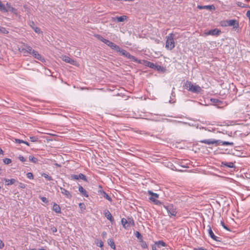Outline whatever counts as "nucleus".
<instances>
[{"instance_id": "nucleus-34", "label": "nucleus", "mask_w": 250, "mask_h": 250, "mask_svg": "<svg viewBox=\"0 0 250 250\" xmlns=\"http://www.w3.org/2000/svg\"><path fill=\"white\" fill-rule=\"evenodd\" d=\"M141 242V247L143 249H146L147 248V245L146 242L144 241L143 240L140 241Z\"/></svg>"}, {"instance_id": "nucleus-40", "label": "nucleus", "mask_w": 250, "mask_h": 250, "mask_svg": "<svg viewBox=\"0 0 250 250\" xmlns=\"http://www.w3.org/2000/svg\"><path fill=\"white\" fill-rule=\"evenodd\" d=\"M17 183L18 184V187L19 188H25L26 186L24 184L21 183H19V182Z\"/></svg>"}, {"instance_id": "nucleus-36", "label": "nucleus", "mask_w": 250, "mask_h": 250, "mask_svg": "<svg viewBox=\"0 0 250 250\" xmlns=\"http://www.w3.org/2000/svg\"><path fill=\"white\" fill-rule=\"evenodd\" d=\"M32 50H33V49L31 46H26L25 50L27 53L30 54V53L32 52Z\"/></svg>"}, {"instance_id": "nucleus-14", "label": "nucleus", "mask_w": 250, "mask_h": 250, "mask_svg": "<svg viewBox=\"0 0 250 250\" xmlns=\"http://www.w3.org/2000/svg\"><path fill=\"white\" fill-rule=\"evenodd\" d=\"M221 166L224 167L232 168L234 167V164L232 162L227 163L226 162H222Z\"/></svg>"}, {"instance_id": "nucleus-7", "label": "nucleus", "mask_w": 250, "mask_h": 250, "mask_svg": "<svg viewBox=\"0 0 250 250\" xmlns=\"http://www.w3.org/2000/svg\"><path fill=\"white\" fill-rule=\"evenodd\" d=\"M225 22V26H233L234 28H237L239 26L238 22L236 20H227Z\"/></svg>"}, {"instance_id": "nucleus-32", "label": "nucleus", "mask_w": 250, "mask_h": 250, "mask_svg": "<svg viewBox=\"0 0 250 250\" xmlns=\"http://www.w3.org/2000/svg\"><path fill=\"white\" fill-rule=\"evenodd\" d=\"M0 10L4 12H7L6 8L4 4L2 3L1 1L0 0Z\"/></svg>"}, {"instance_id": "nucleus-9", "label": "nucleus", "mask_w": 250, "mask_h": 250, "mask_svg": "<svg viewBox=\"0 0 250 250\" xmlns=\"http://www.w3.org/2000/svg\"><path fill=\"white\" fill-rule=\"evenodd\" d=\"M62 60L67 62V63H69L71 64H73V65H76V63H77V62L73 60V59H72L71 58H69V57L68 56H62Z\"/></svg>"}, {"instance_id": "nucleus-4", "label": "nucleus", "mask_w": 250, "mask_h": 250, "mask_svg": "<svg viewBox=\"0 0 250 250\" xmlns=\"http://www.w3.org/2000/svg\"><path fill=\"white\" fill-rule=\"evenodd\" d=\"M185 87L188 91L193 93H200L202 89L199 85H194L190 82L187 81L185 84Z\"/></svg>"}, {"instance_id": "nucleus-50", "label": "nucleus", "mask_w": 250, "mask_h": 250, "mask_svg": "<svg viewBox=\"0 0 250 250\" xmlns=\"http://www.w3.org/2000/svg\"><path fill=\"white\" fill-rule=\"evenodd\" d=\"M156 66H158V67H155V68L157 69V70H163V69H164V68L163 67H162L160 65H156Z\"/></svg>"}, {"instance_id": "nucleus-24", "label": "nucleus", "mask_w": 250, "mask_h": 250, "mask_svg": "<svg viewBox=\"0 0 250 250\" xmlns=\"http://www.w3.org/2000/svg\"><path fill=\"white\" fill-rule=\"evenodd\" d=\"M101 195L105 198L106 199H107L108 201L111 202L112 199L104 191L102 190L100 191Z\"/></svg>"}, {"instance_id": "nucleus-21", "label": "nucleus", "mask_w": 250, "mask_h": 250, "mask_svg": "<svg viewBox=\"0 0 250 250\" xmlns=\"http://www.w3.org/2000/svg\"><path fill=\"white\" fill-rule=\"evenodd\" d=\"M121 223H122V224L123 227L125 229H126V228L130 227V225H128V220H127L125 218L122 219Z\"/></svg>"}, {"instance_id": "nucleus-51", "label": "nucleus", "mask_w": 250, "mask_h": 250, "mask_svg": "<svg viewBox=\"0 0 250 250\" xmlns=\"http://www.w3.org/2000/svg\"><path fill=\"white\" fill-rule=\"evenodd\" d=\"M51 230H52V231L54 233V232H56L57 231V229L56 227H53L52 228H51Z\"/></svg>"}, {"instance_id": "nucleus-63", "label": "nucleus", "mask_w": 250, "mask_h": 250, "mask_svg": "<svg viewBox=\"0 0 250 250\" xmlns=\"http://www.w3.org/2000/svg\"><path fill=\"white\" fill-rule=\"evenodd\" d=\"M39 250H45L43 248H40V249H39Z\"/></svg>"}, {"instance_id": "nucleus-33", "label": "nucleus", "mask_w": 250, "mask_h": 250, "mask_svg": "<svg viewBox=\"0 0 250 250\" xmlns=\"http://www.w3.org/2000/svg\"><path fill=\"white\" fill-rule=\"evenodd\" d=\"M3 162L5 164L8 165L12 162V161L9 158H4L3 159Z\"/></svg>"}, {"instance_id": "nucleus-35", "label": "nucleus", "mask_w": 250, "mask_h": 250, "mask_svg": "<svg viewBox=\"0 0 250 250\" xmlns=\"http://www.w3.org/2000/svg\"><path fill=\"white\" fill-rule=\"evenodd\" d=\"M26 176L29 179H33V178H34L33 174L31 172H28L26 174Z\"/></svg>"}, {"instance_id": "nucleus-17", "label": "nucleus", "mask_w": 250, "mask_h": 250, "mask_svg": "<svg viewBox=\"0 0 250 250\" xmlns=\"http://www.w3.org/2000/svg\"><path fill=\"white\" fill-rule=\"evenodd\" d=\"M6 5L7 7H6V10H7V12L10 11L13 13H16L17 10L12 6H11L10 3L7 2Z\"/></svg>"}, {"instance_id": "nucleus-22", "label": "nucleus", "mask_w": 250, "mask_h": 250, "mask_svg": "<svg viewBox=\"0 0 250 250\" xmlns=\"http://www.w3.org/2000/svg\"><path fill=\"white\" fill-rule=\"evenodd\" d=\"M53 210L56 213H59L61 212V208L59 205L54 203L53 207Z\"/></svg>"}, {"instance_id": "nucleus-27", "label": "nucleus", "mask_w": 250, "mask_h": 250, "mask_svg": "<svg viewBox=\"0 0 250 250\" xmlns=\"http://www.w3.org/2000/svg\"><path fill=\"white\" fill-rule=\"evenodd\" d=\"M29 160L30 161H31V162H32L34 164H36L38 162V159L32 155H30L29 156Z\"/></svg>"}, {"instance_id": "nucleus-42", "label": "nucleus", "mask_w": 250, "mask_h": 250, "mask_svg": "<svg viewBox=\"0 0 250 250\" xmlns=\"http://www.w3.org/2000/svg\"><path fill=\"white\" fill-rule=\"evenodd\" d=\"M15 142L16 143L21 144L24 143V141L19 139H15Z\"/></svg>"}, {"instance_id": "nucleus-37", "label": "nucleus", "mask_w": 250, "mask_h": 250, "mask_svg": "<svg viewBox=\"0 0 250 250\" xmlns=\"http://www.w3.org/2000/svg\"><path fill=\"white\" fill-rule=\"evenodd\" d=\"M238 5L240 7H241L242 8H244V7H248V8H250V6L248 5H246L245 4H243L241 2H239L238 4Z\"/></svg>"}, {"instance_id": "nucleus-19", "label": "nucleus", "mask_w": 250, "mask_h": 250, "mask_svg": "<svg viewBox=\"0 0 250 250\" xmlns=\"http://www.w3.org/2000/svg\"><path fill=\"white\" fill-rule=\"evenodd\" d=\"M79 191L81 193V194L82 195H83V196H85L86 197H87L88 196V195L86 191L81 185H79Z\"/></svg>"}, {"instance_id": "nucleus-13", "label": "nucleus", "mask_w": 250, "mask_h": 250, "mask_svg": "<svg viewBox=\"0 0 250 250\" xmlns=\"http://www.w3.org/2000/svg\"><path fill=\"white\" fill-rule=\"evenodd\" d=\"M60 189H61V193L62 194H64L68 198H71L72 195L69 191H68L67 190H66L65 188H60Z\"/></svg>"}, {"instance_id": "nucleus-52", "label": "nucleus", "mask_w": 250, "mask_h": 250, "mask_svg": "<svg viewBox=\"0 0 250 250\" xmlns=\"http://www.w3.org/2000/svg\"><path fill=\"white\" fill-rule=\"evenodd\" d=\"M157 246L155 244L152 245V250H157Z\"/></svg>"}, {"instance_id": "nucleus-39", "label": "nucleus", "mask_w": 250, "mask_h": 250, "mask_svg": "<svg viewBox=\"0 0 250 250\" xmlns=\"http://www.w3.org/2000/svg\"><path fill=\"white\" fill-rule=\"evenodd\" d=\"M221 224L225 229H226L227 230L230 231V229L228 228V227L227 226L225 225L223 221H221Z\"/></svg>"}, {"instance_id": "nucleus-45", "label": "nucleus", "mask_w": 250, "mask_h": 250, "mask_svg": "<svg viewBox=\"0 0 250 250\" xmlns=\"http://www.w3.org/2000/svg\"><path fill=\"white\" fill-rule=\"evenodd\" d=\"M19 159L22 162H24L26 161L25 159L24 158L23 156L20 155L19 157Z\"/></svg>"}, {"instance_id": "nucleus-15", "label": "nucleus", "mask_w": 250, "mask_h": 250, "mask_svg": "<svg viewBox=\"0 0 250 250\" xmlns=\"http://www.w3.org/2000/svg\"><path fill=\"white\" fill-rule=\"evenodd\" d=\"M96 37H97V38L98 40H99L100 41H101V42H104V43L106 44L107 46H108V44L110 42V41L104 38L102 36L99 35H96Z\"/></svg>"}, {"instance_id": "nucleus-53", "label": "nucleus", "mask_w": 250, "mask_h": 250, "mask_svg": "<svg viewBox=\"0 0 250 250\" xmlns=\"http://www.w3.org/2000/svg\"><path fill=\"white\" fill-rule=\"evenodd\" d=\"M193 250H207L205 249H204L203 247L199 248H194Z\"/></svg>"}, {"instance_id": "nucleus-29", "label": "nucleus", "mask_w": 250, "mask_h": 250, "mask_svg": "<svg viewBox=\"0 0 250 250\" xmlns=\"http://www.w3.org/2000/svg\"><path fill=\"white\" fill-rule=\"evenodd\" d=\"M78 177H79V179H82L83 180L85 181V182H87V180L86 178V176L83 174V173H80L79 175H78Z\"/></svg>"}, {"instance_id": "nucleus-58", "label": "nucleus", "mask_w": 250, "mask_h": 250, "mask_svg": "<svg viewBox=\"0 0 250 250\" xmlns=\"http://www.w3.org/2000/svg\"><path fill=\"white\" fill-rule=\"evenodd\" d=\"M36 52H37V51H35V50H34V49H33V50H32V52L30 53V54H32V55L33 56V55H34V54L35 53H36Z\"/></svg>"}, {"instance_id": "nucleus-48", "label": "nucleus", "mask_w": 250, "mask_h": 250, "mask_svg": "<svg viewBox=\"0 0 250 250\" xmlns=\"http://www.w3.org/2000/svg\"><path fill=\"white\" fill-rule=\"evenodd\" d=\"M79 207L81 208L82 210L85 209V206L84 204L83 203H80L79 204Z\"/></svg>"}, {"instance_id": "nucleus-41", "label": "nucleus", "mask_w": 250, "mask_h": 250, "mask_svg": "<svg viewBox=\"0 0 250 250\" xmlns=\"http://www.w3.org/2000/svg\"><path fill=\"white\" fill-rule=\"evenodd\" d=\"M33 29H34V31L37 33H40L41 32L40 28L38 27H33Z\"/></svg>"}, {"instance_id": "nucleus-44", "label": "nucleus", "mask_w": 250, "mask_h": 250, "mask_svg": "<svg viewBox=\"0 0 250 250\" xmlns=\"http://www.w3.org/2000/svg\"><path fill=\"white\" fill-rule=\"evenodd\" d=\"M97 245L98 246H99L101 248L103 247L104 246L103 242L101 240L99 241V242L97 243Z\"/></svg>"}, {"instance_id": "nucleus-10", "label": "nucleus", "mask_w": 250, "mask_h": 250, "mask_svg": "<svg viewBox=\"0 0 250 250\" xmlns=\"http://www.w3.org/2000/svg\"><path fill=\"white\" fill-rule=\"evenodd\" d=\"M209 227V229H208V234H209V236L214 240L216 241H220V240H219V238L216 236L214 233L213 232L212 229H211V228L210 227V226H208Z\"/></svg>"}, {"instance_id": "nucleus-43", "label": "nucleus", "mask_w": 250, "mask_h": 250, "mask_svg": "<svg viewBox=\"0 0 250 250\" xmlns=\"http://www.w3.org/2000/svg\"><path fill=\"white\" fill-rule=\"evenodd\" d=\"M71 177L72 179H75V180L79 179L78 175H77L72 174L71 175Z\"/></svg>"}, {"instance_id": "nucleus-62", "label": "nucleus", "mask_w": 250, "mask_h": 250, "mask_svg": "<svg viewBox=\"0 0 250 250\" xmlns=\"http://www.w3.org/2000/svg\"><path fill=\"white\" fill-rule=\"evenodd\" d=\"M55 165H56V166H57V167H61V165H59V164H57V163L55 164Z\"/></svg>"}, {"instance_id": "nucleus-55", "label": "nucleus", "mask_w": 250, "mask_h": 250, "mask_svg": "<svg viewBox=\"0 0 250 250\" xmlns=\"http://www.w3.org/2000/svg\"><path fill=\"white\" fill-rule=\"evenodd\" d=\"M4 247V243L0 240V249L3 248Z\"/></svg>"}, {"instance_id": "nucleus-18", "label": "nucleus", "mask_w": 250, "mask_h": 250, "mask_svg": "<svg viewBox=\"0 0 250 250\" xmlns=\"http://www.w3.org/2000/svg\"><path fill=\"white\" fill-rule=\"evenodd\" d=\"M35 59L42 62H43L45 61V60L44 59V58L41 55H40L38 51L36 52V53H35L34 55L33 56Z\"/></svg>"}, {"instance_id": "nucleus-56", "label": "nucleus", "mask_w": 250, "mask_h": 250, "mask_svg": "<svg viewBox=\"0 0 250 250\" xmlns=\"http://www.w3.org/2000/svg\"><path fill=\"white\" fill-rule=\"evenodd\" d=\"M107 235V233L105 231H103L102 232V236L103 237H105Z\"/></svg>"}, {"instance_id": "nucleus-46", "label": "nucleus", "mask_w": 250, "mask_h": 250, "mask_svg": "<svg viewBox=\"0 0 250 250\" xmlns=\"http://www.w3.org/2000/svg\"><path fill=\"white\" fill-rule=\"evenodd\" d=\"M0 32L3 33H8V32L6 31V30L4 28H0Z\"/></svg>"}, {"instance_id": "nucleus-60", "label": "nucleus", "mask_w": 250, "mask_h": 250, "mask_svg": "<svg viewBox=\"0 0 250 250\" xmlns=\"http://www.w3.org/2000/svg\"><path fill=\"white\" fill-rule=\"evenodd\" d=\"M3 153V151L0 148V154H2Z\"/></svg>"}, {"instance_id": "nucleus-59", "label": "nucleus", "mask_w": 250, "mask_h": 250, "mask_svg": "<svg viewBox=\"0 0 250 250\" xmlns=\"http://www.w3.org/2000/svg\"><path fill=\"white\" fill-rule=\"evenodd\" d=\"M23 143L24 144H26L28 146H29V144L27 142H26V141H24V143Z\"/></svg>"}, {"instance_id": "nucleus-8", "label": "nucleus", "mask_w": 250, "mask_h": 250, "mask_svg": "<svg viewBox=\"0 0 250 250\" xmlns=\"http://www.w3.org/2000/svg\"><path fill=\"white\" fill-rule=\"evenodd\" d=\"M220 30L215 28L209 30L208 32L205 33L207 35L218 36L221 33Z\"/></svg>"}, {"instance_id": "nucleus-11", "label": "nucleus", "mask_w": 250, "mask_h": 250, "mask_svg": "<svg viewBox=\"0 0 250 250\" xmlns=\"http://www.w3.org/2000/svg\"><path fill=\"white\" fill-rule=\"evenodd\" d=\"M197 8L199 9H208L210 10H214L215 9V7L214 5H198Z\"/></svg>"}, {"instance_id": "nucleus-49", "label": "nucleus", "mask_w": 250, "mask_h": 250, "mask_svg": "<svg viewBox=\"0 0 250 250\" xmlns=\"http://www.w3.org/2000/svg\"><path fill=\"white\" fill-rule=\"evenodd\" d=\"M41 199L42 201L44 203H47L48 202V200L46 197H42Z\"/></svg>"}, {"instance_id": "nucleus-61", "label": "nucleus", "mask_w": 250, "mask_h": 250, "mask_svg": "<svg viewBox=\"0 0 250 250\" xmlns=\"http://www.w3.org/2000/svg\"><path fill=\"white\" fill-rule=\"evenodd\" d=\"M211 101H213V102H216L217 101H218V100L213 99H211Z\"/></svg>"}, {"instance_id": "nucleus-38", "label": "nucleus", "mask_w": 250, "mask_h": 250, "mask_svg": "<svg viewBox=\"0 0 250 250\" xmlns=\"http://www.w3.org/2000/svg\"><path fill=\"white\" fill-rule=\"evenodd\" d=\"M38 138L37 137L31 136L30 137V140L33 142H36L37 141Z\"/></svg>"}, {"instance_id": "nucleus-54", "label": "nucleus", "mask_w": 250, "mask_h": 250, "mask_svg": "<svg viewBox=\"0 0 250 250\" xmlns=\"http://www.w3.org/2000/svg\"><path fill=\"white\" fill-rule=\"evenodd\" d=\"M246 16H247L249 18V19L250 20V10H248V11L247 12Z\"/></svg>"}, {"instance_id": "nucleus-26", "label": "nucleus", "mask_w": 250, "mask_h": 250, "mask_svg": "<svg viewBox=\"0 0 250 250\" xmlns=\"http://www.w3.org/2000/svg\"><path fill=\"white\" fill-rule=\"evenodd\" d=\"M108 46L110 47L112 49H113L115 51H116L117 48H118V45H116V44H115L114 43H113L112 42H110Z\"/></svg>"}, {"instance_id": "nucleus-25", "label": "nucleus", "mask_w": 250, "mask_h": 250, "mask_svg": "<svg viewBox=\"0 0 250 250\" xmlns=\"http://www.w3.org/2000/svg\"><path fill=\"white\" fill-rule=\"evenodd\" d=\"M108 244L110 246V247L113 250H115L116 246L115 245L114 242L112 239H108L107 240Z\"/></svg>"}, {"instance_id": "nucleus-5", "label": "nucleus", "mask_w": 250, "mask_h": 250, "mask_svg": "<svg viewBox=\"0 0 250 250\" xmlns=\"http://www.w3.org/2000/svg\"><path fill=\"white\" fill-rule=\"evenodd\" d=\"M164 208L167 210L169 216H175L177 214L176 208L172 204H168L167 205H163Z\"/></svg>"}, {"instance_id": "nucleus-2", "label": "nucleus", "mask_w": 250, "mask_h": 250, "mask_svg": "<svg viewBox=\"0 0 250 250\" xmlns=\"http://www.w3.org/2000/svg\"><path fill=\"white\" fill-rule=\"evenodd\" d=\"M200 143H204L207 145H213L215 144L216 146L220 145L222 143V145L228 146L230 145L233 146L234 144L233 142H229L227 141L222 142L220 140H216L215 139H208V140H203L199 141Z\"/></svg>"}, {"instance_id": "nucleus-12", "label": "nucleus", "mask_w": 250, "mask_h": 250, "mask_svg": "<svg viewBox=\"0 0 250 250\" xmlns=\"http://www.w3.org/2000/svg\"><path fill=\"white\" fill-rule=\"evenodd\" d=\"M141 62H144V64L151 68H155V67H158V66H156V65H155L154 63L151 62H150L147 61H145V60H141Z\"/></svg>"}, {"instance_id": "nucleus-23", "label": "nucleus", "mask_w": 250, "mask_h": 250, "mask_svg": "<svg viewBox=\"0 0 250 250\" xmlns=\"http://www.w3.org/2000/svg\"><path fill=\"white\" fill-rule=\"evenodd\" d=\"M105 216L107 218V219L109 220L111 222L114 221V218H113L111 214L108 210H107L106 212L104 213Z\"/></svg>"}, {"instance_id": "nucleus-47", "label": "nucleus", "mask_w": 250, "mask_h": 250, "mask_svg": "<svg viewBox=\"0 0 250 250\" xmlns=\"http://www.w3.org/2000/svg\"><path fill=\"white\" fill-rule=\"evenodd\" d=\"M128 222L129 225H132V226L134 225V221H133V219H128Z\"/></svg>"}, {"instance_id": "nucleus-16", "label": "nucleus", "mask_w": 250, "mask_h": 250, "mask_svg": "<svg viewBox=\"0 0 250 250\" xmlns=\"http://www.w3.org/2000/svg\"><path fill=\"white\" fill-rule=\"evenodd\" d=\"M126 19H127V17L126 16L124 15V16H120V17H116L115 18H113L112 21H117L118 22H123L125 20H126Z\"/></svg>"}, {"instance_id": "nucleus-31", "label": "nucleus", "mask_w": 250, "mask_h": 250, "mask_svg": "<svg viewBox=\"0 0 250 250\" xmlns=\"http://www.w3.org/2000/svg\"><path fill=\"white\" fill-rule=\"evenodd\" d=\"M135 236H136V237H137V238L140 240H143V237L141 235V234L138 231H136V232H135Z\"/></svg>"}, {"instance_id": "nucleus-1", "label": "nucleus", "mask_w": 250, "mask_h": 250, "mask_svg": "<svg viewBox=\"0 0 250 250\" xmlns=\"http://www.w3.org/2000/svg\"><path fill=\"white\" fill-rule=\"evenodd\" d=\"M118 48H117L115 51L117 52H119L120 54L125 57L127 59H130L131 61H133L134 62H137L140 64H142L141 60H138L136 58H135L134 56L131 55L129 52L126 51V50L122 49L121 47H120L119 46H118Z\"/></svg>"}, {"instance_id": "nucleus-28", "label": "nucleus", "mask_w": 250, "mask_h": 250, "mask_svg": "<svg viewBox=\"0 0 250 250\" xmlns=\"http://www.w3.org/2000/svg\"><path fill=\"white\" fill-rule=\"evenodd\" d=\"M155 244L157 246L158 248H160L161 246H166V244L163 241H158L155 243Z\"/></svg>"}, {"instance_id": "nucleus-6", "label": "nucleus", "mask_w": 250, "mask_h": 250, "mask_svg": "<svg viewBox=\"0 0 250 250\" xmlns=\"http://www.w3.org/2000/svg\"><path fill=\"white\" fill-rule=\"evenodd\" d=\"M148 193L151 195V196L149 198V200L154 202L155 204L157 205H160L162 204V203L160 201L156 199V198L159 197V195L158 194L153 193L150 190L148 191Z\"/></svg>"}, {"instance_id": "nucleus-30", "label": "nucleus", "mask_w": 250, "mask_h": 250, "mask_svg": "<svg viewBox=\"0 0 250 250\" xmlns=\"http://www.w3.org/2000/svg\"><path fill=\"white\" fill-rule=\"evenodd\" d=\"M42 176L44 177L45 179H47L48 181H52L53 180V178H52L51 176H49L48 174H46V173H43L42 174Z\"/></svg>"}, {"instance_id": "nucleus-20", "label": "nucleus", "mask_w": 250, "mask_h": 250, "mask_svg": "<svg viewBox=\"0 0 250 250\" xmlns=\"http://www.w3.org/2000/svg\"><path fill=\"white\" fill-rule=\"evenodd\" d=\"M4 180L6 182V185L7 186H10L13 184H15L16 183H18V181H17L15 179H5Z\"/></svg>"}, {"instance_id": "nucleus-57", "label": "nucleus", "mask_w": 250, "mask_h": 250, "mask_svg": "<svg viewBox=\"0 0 250 250\" xmlns=\"http://www.w3.org/2000/svg\"><path fill=\"white\" fill-rule=\"evenodd\" d=\"M30 25L32 27V28H33V27H34L33 26L34 25V22L33 21H30Z\"/></svg>"}, {"instance_id": "nucleus-3", "label": "nucleus", "mask_w": 250, "mask_h": 250, "mask_svg": "<svg viewBox=\"0 0 250 250\" xmlns=\"http://www.w3.org/2000/svg\"><path fill=\"white\" fill-rule=\"evenodd\" d=\"M175 35L173 33H170L166 37V48L169 50H172L175 46L174 37Z\"/></svg>"}]
</instances>
